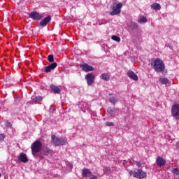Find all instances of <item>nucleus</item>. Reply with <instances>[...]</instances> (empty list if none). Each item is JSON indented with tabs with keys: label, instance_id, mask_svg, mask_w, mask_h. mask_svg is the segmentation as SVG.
I'll return each mask as SVG.
<instances>
[{
	"label": "nucleus",
	"instance_id": "27",
	"mask_svg": "<svg viewBox=\"0 0 179 179\" xmlns=\"http://www.w3.org/2000/svg\"><path fill=\"white\" fill-rule=\"evenodd\" d=\"M173 174H175L176 176H179V169L178 168H174L172 169Z\"/></svg>",
	"mask_w": 179,
	"mask_h": 179
},
{
	"label": "nucleus",
	"instance_id": "41",
	"mask_svg": "<svg viewBox=\"0 0 179 179\" xmlns=\"http://www.w3.org/2000/svg\"><path fill=\"white\" fill-rule=\"evenodd\" d=\"M178 1H179V0H178Z\"/></svg>",
	"mask_w": 179,
	"mask_h": 179
},
{
	"label": "nucleus",
	"instance_id": "26",
	"mask_svg": "<svg viewBox=\"0 0 179 179\" xmlns=\"http://www.w3.org/2000/svg\"><path fill=\"white\" fill-rule=\"evenodd\" d=\"M49 66L52 69H55V68H57V66H58V64H57V62H53L50 64H49Z\"/></svg>",
	"mask_w": 179,
	"mask_h": 179
},
{
	"label": "nucleus",
	"instance_id": "15",
	"mask_svg": "<svg viewBox=\"0 0 179 179\" xmlns=\"http://www.w3.org/2000/svg\"><path fill=\"white\" fill-rule=\"evenodd\" d=\"M128 28L131 30H137V29L139 27V25L136 22H131L127 24Z\"/></svg>",
	"mask_w": 179,
	"mask_h": 179
},
{
	"label": "nucleus",
	"instance_id": "37",
	"mask_svg": "<svg viewBox=\"0 0 179 179\" xmlns=\"http://www.w3.org/2000/svg\"><path fill=\"white\" fill-rule=\"evenodd\" d=\"M176 148H178V149H179V141H178L176 143Z\"/></svg>",
	"mask_w": 179,
	"mask_h": 179
},
{
	"label": "nucleus",
	"instance_id": "20",
	"mask_svg": "<svg viewBox=\"0 0 179 179\" xmlns=\"http://www.w3.org/2000/svg\"><path fill=\"white\" fill-rule=\"evenodd\" d=\"M33 103H37L38 101H43V96H36L34 99H32Z\"/></svg>",
	"mask_w": 179,
	"mask_h": 179
},
{
	"label": "nucleus",
	"instance_id": "18",
	"mask_svg": "<svg viewBox=\"0 0 179 179\" xmlns=\"http://www.w3.org/2000/svg\"><path fill=\"white\" fill-rule=\"evenodd\" d=\"M151 9H154V10H160V9H162V7L160 6V4L155 3L151 5Z\"/></svg>",
	"mask_w": 179,
	"mask_h": 179
},
{
	"label": "nucleus",
	"instance_id": "25",
	"mask_svg": "<svg viewBox=\"0 0 179 179\" xmlns=\"http://www.w3.org/2000/svg\"><path fill=\"white\" fill-rule=\"evenodd\" d=\"M138 23H146L148 22V19L145 17H143L138 20Z\"/></svg>",
	"mask_w": 179,
	"mask_h": 179
},
{
	"label": "nucleus",
	"instance_id": "38",
	"mask_svg": "<svg viewBox=\"0 0 179 179\" xmlns=\"http://www.w3.org/2000/svg\"><path fill=\"white\" fill-rule=\"evenodd\" d=\"M39 158L41 160H43V159H44V156L43 155H39Z\"/></svg>",
	"mask_w": 179,
	"mask_h": 179
},
{
	"label": "nucleus",
	"instance_id": "4",
	"mask_svg": "<svg viewBox=\"0 0 179 179\" xmlns=\"http://www.w3.org/2000/svg\"><path fill=\"white\" fill-rule=\"evenodd\" d=\"M130 176H132V177H134V178H138V179H143L146 178L147 173L145 171H143L142 169H138L136 171H129Z\"/></svg>",
	"mask_w": 179,
	"mask_h": 179
},
{
	"label": "nucleus",
	"instance_id": "23",
	"mask_svg": "<svg viewBox=\"0 0 179 179\" xmlns=\"http://www.w3.org/2000/svg\"><path fill=\"white\" fill-rule=\"evenodd\" d=\"M159 82H161V83L162 85H167L169 83V80L166 78H159Z\"/></svg>",
	"mask_w": 179,
	"mask_h": 179
},
{
	"label": "nucleus",
	"instance_id": "8",
	"mask_svg": "<svg viewBox=\"0 0 179 179\" xmlns=\"http://www.w3.org/2000/svg\"><path fill=\"white\" fill-rule=\"evenodd\" d=\"M85 79L87 80L88 86H92V85L94 83V75L92 73L87 74L85 76Z\"/></svg>",
	"mask_w": 179,
	"mask_h": 179
},
{
	"label": "nucleus",
	"instance_id": "22",
	"mask_svg": "<svg viewBox=\"0 0 179 179\" xmlns=\"http://www.w3.org/2000/svg\"><path fill=\"white\" fill-rule=\"evenodd\" d=\"M111 38L114 41H117V43H120V41H121V38H120V36H117L116 35L112 36Z\"/></svg>",
	"mask_w": 179,
	"mask_h": 179
},
{
	"label": "nucleus",
	"instance_id": "13",
	"mask_svg": "<svg viewBox=\"0 0 179 179\" xmlns=\"http://www.w3.org/2000/svg\"><path fill=\"white\" fill-rule=\"evenodd\" d=\"M156 163L159 167H162V166H164L166 164V161L163 157H158L156 159Z\"/></svg>",
	"mask_w": 179,
	"mask_h": 179
},
{
	"label": "nucleus",
	"instance_id": "24",
	"mask_svg": "<svg viewBox=\"0 0 179 179\" xmlns=\"http://www.w3.org/2000/svg\"><path fill=\"white\" fill-rule=\"evenodd\" d=\"M107 111L111 115V117H113L114 118V115H115V113L113 114L114 113V109H113L111 107H108Z\"/></svg>",
	"mask_w": 179,
	"mask_h": 179
},
{
	"label": "nucleus",
	"instance_id": "29",
	"mask_svg": "<svg viewBox=\"0 0 179 179\" xmlns=\"http://www.w3.org/2000/svg\"><path fill=\"white\" fill-rule=\"evenodd\" d=\"M51 71H52V69H51V67L49 65L48 66L45 67V73H48V72H51Z\"/></svg>",
	"mask_w": 179,
	"mask_h": 179
},
{
	"label": "nucleus",
	"instance_id": "28",
	"mask_svg": "<svg viewBox=\"0 0 179 179\" xmlns=\"http://www.w3.org/2000/svg\"><path fill=\"white\" fill-rule=\"evenodd\" d=\"M48 61H49V62H54V55H49L48 56Z\"/></svg>",
	"mask_w": 179,
	"mask_h": 179
},
{
	"label": "nucleus",
	"instance_id": "3",
	"mask_svg": "<svg viewBox=\"0 0 179 179\" xmlns=\"http://www.w3.org/2000/svg\"><path fill=\"white\" fill-rule=\"evenodd\" d=\"M51 143L54 146H64L66 144V140L64 138L56 137L55 135L51 136Z\"/></svg>",
	"mask_w": 179,
	"mask_h": 179
},
{
	"label": "nucleus",
	"instance_id": "34",
	"mask_svg": "<svg viewBox=\"0 0 179 179\" xmlns=\"http://www.w3.org/2000/svg\"><path fill=\"white\" fill-rule=\"evenodd\" d=\"M90 179H97V176H96L95 175H91L90 176Z\"/></svg>",
	"mask_w": 179,
	"mask_h": 179
},
{
	"label": "nucleus",
	"instance_id": "17",
	"mask_svg": "<svg viewBox=\"0 0 179 179\" xmlns=\"http://www.w3.org/2000/svg\"><path fill=\"white\" fill-rule=\"evenodd\" d=\"M101 79H103V80H105V82H108V80H110V74H108V73H102Z\"/></svg>",
	"mask_w": 179,
	"mask_h": 179
},
{
	"label": "nucleus",
	"instance_id": "5",
	"mask_svg": "<svg viewBox=\"0 0 179 179\" xmlns=\"http://www.w3.org/2000/svg\"><path fill=\"white\" fill-rule=\"evenodd\" d=\"M121 8H122V3L116 4L115 3L113 5V10L110 12L111 16H115V15H120L121 13Z\"/></svg>",
	"mask_w": 179,
	"mask_h": 179
},
{
	"label": "nucleus",
	"instance_id": "33",
	"mask_svg": "<svg viewBox=\"0 0 179 179\" xmlns=\"http://www.w3.org/2000/svg\"><path fill=\"white\" fill-rule=\"evenodd\" d=\"M137 167H141L142 163L141 162H136Z\"/></svg>",
	"mask_w": 179,
	"mask_h": 179
},
{
	"label": "nucleus",
	"instance_id": "6",
	"mask_svg": "<svg viewBox=\"0 0 179 179\" xmlns=\"http://www.w3.org/2000/svg\"><path fill=\"white\" fill-rule=\"evenodd\" d=\"M171 114L173 118L179 120V103H175L171 107Z\"/></svg>",
	"mask_w": 179,
	"mask_h": 179
},
{
	"label": "nucleus",
	"instance_id": "19",
	"mask_svg": "<svg viewBox=\"0 0 179 179\" xmlns=\"http://www.w3.org/2000/svg\"><path fill=\"white\" fill-rule=\"evenodd\" d=\"M52 153V150H51V148H46L43 150L44 156H48V155H51Z\"/></svg>",
	"mask_w": 179,
	"mask_h": 179
},
{
	"label": "nucleus",
	"instance_id": "7",
	"mask_svg": "<svg viewBox=\"0 0 179 179\" xmlns=\"http://www.w3.org/2000/svg\"><path fill=\"white\" fill-rule=\"evenodd\" d=\"M29 17L33 20H41L43 19V15L38 13L37 11H33L29 13Z\"/></svg>",
	"mask_w": 179,
	"mask_h": 179
},
{
	"label": "nucleus",
	"instance_id": "11",
	"mask_svg": "<svg viewBox=\"0 0 179 179\" xmlns=\"http://www.w3.org/2000/svg\"><path fill=\"white\" fill-rule=\"evenodd\" d=\"M92 171H90V169H86L84 168L82 170V177L85 178H87V177H90V176H92Z\"/></svg>",
	"mask_w": 179,
	"mask_h": 179
},
{
	"label": "nucleus",
	"instance_id": "36",
	"mask_svg": "<svg viewBox=\"0 0 179 179\" xmlns=\"http://www.w3.org/2000/svg\"><path fill=\"white\" fill-rule=\"evenodd\" d=\"M50 112L52 113H54V106H51V107L50 108Z\"/></svg>",
	"mask_w": 179,
	"mask_h": 179
},
{
	"label": "nucleus",
	"instance_id": "31",
	"mask_svg": "<svg viewBox=\"0 0 179 179\" xmlns=\"http://www.w3.org/2000/svg\"><path fill=\"white\" fill-rule=\"evenodd\" d=\"M5 126L6 127V128H12V123H10V122H6Z\"/></svg>",
	"mask_w": 179,
	"mask_h": 179
},
{
	"label": "nucleus",
	"instance_id": "35",
	"mask_svg": "<svg viewBox=\"0 0 179 179\" xmlns=\"http://www.w3.org/2000/svg\"><path fill=\"white\" fill-rule=\"evenodd\" d=\"M106 23H107V21H106V20H102V22L99 24V25L101 26V24H106Z\"/></svg>",
	"mask_w": 179,
	"mask_h": 179
},
{
	"label": "nucleus",
	"instance_id": "40",
	"mask_svg": "<svg viewBox=\"0 0 179 179\" xmlns=\"http://www.w3.org/2000/svg\"><path fill=\"white\" fill-rule=\"evenodd\" d=\"M2 176V175L1 174V173H0V177H1Z\"/></svg>",
	"mask_w": 179,
	"mask_h": 179
},
{
	"label": "nucleus",
	"instance_id": "2",
	"mask_svg": "<svg viewBox=\"0 0 179 179\" xmlns=\"http://www.w3.org/2000/svg\"><path fill=\"white\" fill-rule=\"evenodd\" d=\"M43 144L41 141L36 140L31 145V153L34 157H37V153L41 152Z\"/></svg>",
	"mask_w": 179,
	"mask_h": 179
},
{
	"label": "nucleus",
	"instance_id": "39",
	"mask_svg": "<svg viewBox=\"0 0 179 179\" xmlns=\"http://www.w3.org/2000/svg\"><path fill=\"white\" fill-rule=\"evenodd\" d=\"M108 94H109V96H113V93H109Z\"/></svg>",
	"mask_w": 179,
	"mask_h": 179
},
{
	"label": "nucleus",
	"instance_id": "12",
	"mask_svg": "<svg viewBox=\"0 0 179 179\" xmlns=\"http://www.w3.org/2000/svg\"><path fill=\"white\" fill-rule=\"evenodd\" d=\"M18 159L22 162V163H27V162H29V158H27V155L23 152H21L20 154V157Z\"/></svg>",
	"mask_w": 179,
	"mask_h": 179
},
{
	"label": "nucleus",
	"instance_id": "30",
	"mask_svg": "<svg viewBox=\"0 0 179 179\" xmlns=\"http://www.w3.org/2000/svg\"><path fill=\"white\" fill-rule=\"evenodd\" d=\"M106 127H114V122H106Z\"/></svg>",
	"mask_w": 179,
	"mask_h": 179
},
{
	"label": "nucleus",
	"instance_id": "10",
	"mask_svg": "<svg viewBox=\"0 0 179 179\" xmlns=\"http://www.w3.org/2000/svg\"><path fill=\"white\" fill-rule=\"evenodd\" d=\"M50 22H51V16L48 15L39 22V26H41L42 27H45V26H47V24H48Z\"/></svg>",
	"mask_w": 179,
	"mask_h": 179
},
{
	"label": "nucleus",
	"instance_id": "14",
	"mask_svg": "<svg viewBox=\"0 0 179 179\" xmlns=\"http://www.w3.org/2000/svg\"><path fill=\"white\" fill-rule=\"evenodd\" d=\"M51 90L55 92V94H59L61 93V89L58 86L51 84L50 86Z\"/></svg>",
	"mask_w": 179,
	"mask_h": 179
},
{
	"label": "nucleus",
	"instance_id": "32",
	"mask_svg": "<svg viewBox=\"0 0 179 179\" xmlns=\"http://www.w3.org/2000/svg\"><path fill=\"white\" fill-rule=\"evenodd\" d=\"M5 134H0V142H3V140L5 139Z\"/></svg>",
	"mask_w": 179,
	"mask_h": 179
},
{
	"label": "nucleus",
	"instance_id": "16",
	"mask_svg": "<svg viewBox=\"0 0 179 179\" xmlns=\"http://www.w3.org/2000/svg\"><path fill=\"white\" fill-rule=\"evenodd\" d=\"M127 76L130 79H132V80H138V76L135 74V73L132 71H129L127 72Z\"/></svg>",
	"mask_w": 179,
	"mask_h": 179
},
{
	"label": "nucleus",
	"instance_id": "9",
	"mask_svg": "<svg viewBox=\"0 0 179 179\" xmlns=\"http://www.w3.org/2000/svg\"><path fill=\"white\" fill-rule=\"evenodd\" d=\"M80 68H81V69H83V71H84V72H90L92 71H94V68L93 66L87 64H80Z\"/></svg>",
	"mask_w": 179,
	"mask_h": 179
},
{
	"label": "nucleus",
	"instance_id": "21",
	"mask_svg": "<svg viewBox=\"0 0 179 179\" xmlns=\"http://www.w3.org/2000/svg\"><path fill=\"white\" fill-rule=\"evenodd\" d=\"M109 102L111 103L112 104H113V106H115V103L118 102V99H117L115 97H112V98L109 99Z\"/></svg>",
	"mask_w": 179,
	"mask_h": 179
},
{
	"label": "nucleus",
	"instance_id": "1",
	"mask_svg": "<svg viewBox=\"0 0 179 179\" xmlns=\"http://www.w3.org/2000/svg\"><path fill=\"white\" fill-rule=\"evenodd\" d=\"M151 65L153 66V69L155 72L163 73L164 72V69H166V65L160 58H156L154 62L151 63Z\"/></svg>",
	"mask_w": 179,
	"mask_h": 179
}]
</instances>
